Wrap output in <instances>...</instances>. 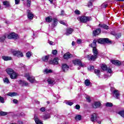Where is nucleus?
I'll return each mask as SVG.
<instances>
[{"mask_svg": "<svg viewBox=\"0 0 124 124\" xmlns=\"http://www.w3.org/2000/svg\"><path fill=\"white\" fill-rule=\"evenodd\" d=\"M92 5H93V3H92V2H90L88 3V6H92Z\"/></svg>", "mask_w": 124, "mask_h": 124, "instance_id": "obj_60", "label": "nucleus"}, {"mask_svg": "<svg viewBox=\"0 0 124 124\" xmlns=\"http://www.w3.org/2000/svg\"><path fill=\"white\" fill-rule=\"evenodd\" d=\"M31 0H27V6L28 7H30L31 6Z\"/></svg>", "mask_w": 124, "mask_h": 124, "instance_id": "obj_41", "label": "nucleus"}, {"mask_svg": "<svg viewBox=\"0 0 124 124\" xmlns=\"http://www.w3.org/2000/svg\"><path fill=\"white\" fill-rule=\"evenodd\" d=\"M108 68H107V66L106 65L102 64L101 66V69L104 71L107 70Z\"/></svg>", "mask_w": 124, "mask_h": 124, "instance_id": "obj_33", "label": "nucleus"}, {"mask_svg": "<svg viewBox=\"0 0 124 124\" xmlns=\"http://www.w3.org/2000/svg\"><path fill=\"white\" fill-rule=\"evenodd\" d=\"M98 43L103 44L104 43H111V41L108 38H101L97 40Z\"/></svg>", "mask_w": 124, "mask_h": 124, "instance_id": "obj_6", "label": "nucleus"}, {"mask_svg": "<svg viewBox=\"0 0 124 124\" xmlns=\"http://www.w3.org/2000/svg\"><path fill=\"white\" fill-rule=\"evenodd\" d=\"M2 59L4 61H11L12 60V57L10 56H2Z\"/></svg>", "mask_w": 124, "mask_h": 124, "instance_id": "obj_20", "label": "nucleus"}, {"mask_svg": "<svg viewBox=\"0 0 124 124\" xmlns=\"http://www.w3.org/2000/svg\"><path fill=\"white\" fill-rule=\"evenodd\" d=\"M42 60L43 62H48V60H49V56H46L43 57Z\"/></svg>", "mask_w": 124, "mask_h": 124, "instance_id": "obj_31", "label": "nucleus"}, {"mask_svg": "<svg viewBox=\"0 0 124 124\" xmlns=\"http://www.w3.org/2000/svg\"><path fill=\"white\" fill-rule=\"evenodd\" d=\"M49 63L51 64H58L59 63V58H55L53 60L50 61Z\"/></svg>", "mask_w": 124, "mask_h": 124, "instance_id": "obj_13", "label": "nucleus"}, {"mask_svg": "<svg viewBox=\"0 0 124 124\" xmlns=\"http://www.w3.org/2000/svg\"><path fill=\"white\" fill-rule=\"evenodd\" d=\"M10 77L11 79H16L17 77H18V74L15 71L11 75H10Z\"/></svg>", "mask_w": 124, "mask_h": 124, "instance_id": "obj_14", "label": "nucleus"}, {"mask_svg": "<svg viewBox=\"0 0 124 124\" xmlns=\"http://www.w3.org/2000/svg\"><path fill=\"white\" fill-rule=\"evenodd\" d=\"M90 47L93 48V51H98L97 49H96V40H94L92 44L89 45Z\"/></svg>", "mask_w": 124, "mask_h": 124, "instance_id": "obj_7", "label": "nucleus"}, {"mask_svg": "<svg viewBox=\"0 0 124 124\" xmlns=\"http://www.w3.org/2000/svg\"><path fill=\"white\" fill-rule=\"evenodd\" d=\"M118 114H119V115H120V116H121V117H123V118H124V110L120 111V112L118 113Z\"/></svg>", "mask_w": 124, "mask_h": 124, "instance_id": "obj_39", "label": "nucleus"}, {"mask_svg": "<svg viewBox=\"0 0 124 124\" xmlns=\"http://www.w3.org/2000/svg\"><path fill=\"white\" fill-rule=\"evenodd\" d=\"M18 124H23V122L21 120H19L17 123Z\"/></svg>", "mask_w": 124, "mask_h": 124, "instance_id": "obj_58", "label": "nucleus"}, {"mask_svg": "<svg viewBox=\"0 0 124 124\" xmlns=\"http://www.w3.org/2000/svg\"><path fill=\"white\" fill-rule=\"evenodd\" d=\"M0 102H1V103H4V99L3 98V97L0 96Z\"/></svg>", "mask_w": 124, "mask_h": 124, "instance_id": "obj_46", "label": "nucleus"}, {"mask_svg": "<svg viewBox=\"0 0 124 124\" xmlns=\"http://www.w3.org/2000/svg\"><path fill=\"white\" fill-rule=\"evenodd\" d=\"M106 107H112V106H113V104L110 102H107L106 104Z\"/></svg>", "mask_w": 124, "mask_h": 124, "instance_id": "obj_36", "label": "nucleus"}, {"mask_svg": "<svg viewBox=\"0 0 124 124\" xmlns=\"http://www.w3.org/2000/svg\"><path fill=\"white\" fill-rule=\"evenodd\" d=\"M74 30L72 28H68L66 30V32L65 33L66 35H69V34H71Z\"/></svg>", "mask_w": 124, "mask_h": 124, "instance_id": "obj_17", "label": "nucleus"}, {"mask_svg": "<svg viewBox=\"0 0 124 124\" xmlns=\"http://www.w3.org/2000/svg\"><path fill=\"white\" fill-rule=\"evenodd\" d=\"M28 18L30 19V20H32L33 18V14L31 11L28 10Z\"/></svg>", "mask_w": 124, "mask_h": 124, "instance_id": "obj_21", "label": "nucleus"}, {"mask_svg": "<svg viewBox=\"0 0 124 124\" xmlns=\"http://www.w3.org/2000/svg\"><path fill=\"white\" fill-rule=\"evenodd\" d=\"M94 68V67L93 66H90V70H92V69H93Z\"/></svg>", "mask_w": 124, "mask_h": 124, "instance_id": "obj_62", "label": "nucleus"}, {"mask_svg": "<svg viewBox=\"0 0 124 124\" xmlns=\"http://www.w3.org/2000/svg\"><path fill=\"white\" fill-rule=\"evenodd\" d=\"M86 100L88 101V102H91V98L90 97H87Z\"/></svg>", "mask_w": 124, "mask_h": 124, "instance_id": "obj_55", "label": "nucleus"}, {"mask_svg": "<svg viewBox=\"0 0 124 124\" xmlns=\"http://www.w3.org/2000/svg\"><path fill=\"white\" fill-rule=\"evenodd\" d=\"M7 95H8V96H11L12 97L13 96H16V95H17V93L15 92L8 93H7Z\"/></svg>", "mask_w": 124, "mask_h": 124, "instance_id": "obj_26", "label": "nucleus"}, {"mask_svg": "<svg viewBox=\"0 0 124 124\" xmlns=\"http://www.w3.org/2000/svg\"><path fill=\"white\" fill-rule=\"evenodd\" d=\"M82 119V116L80 115H77L75 117V120L76 121H81Z\"/></svg>", "mask_w": 124, "mask_h": 124, "instance_id": "obj_32", "label": "nucleus"}, {"mask_svg": "<svg viewBox=\"0 0 124 124\" xmlns=\"http://www.w3.org/2000/svg\"><path fill=\"white\" fill-rule=\"evenodd\" d=\"M75 107H76V109H77V110H79V109H80V105H76Z\"/></svg>", "mask_w": 124, "mask_h": 124, "instance_id": "obj_53", "label": "nucleus"}, {"mask_svg": "<svg viewBox=\"0 0 124 124\" xmlns=\"http://www.w3.org/2000/svg\"><path fill=\"white\" fill-rule=\"evenodd\" d=\"M94 73L96 74V75L98 76L100 74V71L99 70L95 69Z\"/></svg>", "mask_w": 124, "mask_h": 124, "instance_id": "obj_40", "label": "nucleus"}, {"mask_svg": "<svg viewBox=\"0 0 124 124\" xmlns=\"http://www.w3.org/2000/svg\"><path fill=\"white\" fill-rule=\"evenodd\" d=\"M48 43H49L50 45H55V43L51 41H48Z\"/></svg>", "mask_w": 124, "mask_h": 124, "instance_id": "obj_50", "label": "nucleus"}, {"mask_svg": "<svg viewBox=\"0 0 124 124\" xmlns=\"http://www.w3.org/2000/svg\"><path fill=\"white\" fill-rule=\"evenodd\" d=\"M68 68H69V67L66 64H63L62 65V70L64 72H65V71H67L68 70Z\"/></svg>", "mask_w": 124, "mask_h": 124, "instance_id": "obj_15", "label": "nucleus"}, {"mask_svg": "<svg viewBox=\"0 0 124 124\" xmlns=\"http://www.w3.org/2000/svg\"><path fill=\"white\" fill-rule=\"evenodd\" d=\"M13 101L15 104H17V103H18V100H17V99H15L13 100Z\"/></svg>", "mask_w": 124, "mask_h": 124, "instance_id": "obj_54", "label": "nucleus"}, {"mask_svg": "<svg viewBox=\"0 0 124 124\" xmlns=\"http://www.w3.org/2000/svg\"><path fill=\"white\" fill-rule=\"evenodd\" d=\"M12 53L14 56H16L18 58H23L24 57V54H23V52L19 51V50H12Z\"/></svg>", "mask_w": 124, "mask_h": 124, "instance_id": "obj_4", "label": "nucleus"}, {"mask_svg": "<svg viewBox=\"0 0 124 124\" xmlns=\"http://www.w3.org/2000/svg\"><path fill=\"white\" fill-rule=\"evenodd\" d=\"M72 46H74V45H75V43L73 41L72 43Z\"/></svg>", "mask_w": 124, "mask_h": 124, "instance_id": "obj_63", "label": "nucleus"}, {"mask_svg": "<svg viewBox=\"0 0 124 124\" xmlns=\"http://www.w3.org/2000/svg\"><path fill=\"white\" fill-rule=\"evenodd\" d=\"M7 115V112L4 111L0 112V116H6Z\"/></svg>", "mask_w": 124, "mask_h": 124, "instance_id": "obj_38", "label": "nucleus"}, {"mask_svg": "<svg viewBox=\"0 0 124 124\" xmlns=\"http://www.w3.org/2000/svg\"><path fill=\"white\" fill-rule=\"evenodd\" d=\"M26 57L28 59H30L31 57V52L28 51L27 53H26Z\"/></svg>", "mask_w": 124, "mask_h": 124, "instance_id": "obj_35", "label": "nucleus"}, {"mask_svg": "<svg viewBox=\"0 0 124 124\" xmlns=\"http://www.w3.org/2000/svg\"><path fill=\"white\" fill-rule=\"evenodd\" d=\"M64 11H62L61 15H64Z\"/></svg>", "mask_w": 124, "mask_h": 124, "instance_id": "obj_61", "label": "nucleus"}, {"mask_svg": "<svg viewBox=\"0 0 124 124\" xmlns=\"http://www.w3.org/2000/svg\"><path fill=\"white\" fill-rule=\"evenodd\" d=\"M6 71L9 75H11L13 73V72L15 71L13 69L11 68H8L6 69Z\"/></svg>", "mask_w": 124, "mask_h": 124, "instance_id": "obj_24", "label": "nucleus"}, {"mask_svg": "<svg viewBox=\"0 0 124 124\" xmlns=\"http://www.w3.org/2000/svg\"><path fill=\"white\" fill-rule=\"evenodd\" d=\"M34 119L36 124H43V123H42V122L39 120V119H38V117H37V116H35Z\"/></svg>", "mask_w": 124, "mask_h": 124, "instance_id": "obj_22", "label": "nucleus"}, {"mask_svg": "<svg viewBox=\"0 0 124 124\" xmlns=\"http://www.w3.org/2000/svg\"><path fill=\"white\" fill-rule=\"evenodd\" d=\"M66 104H67V105H69L70 106H71L72 105H73V103L70 102V101H68L66 103Z\"/></svg>", "mask_w": 124, "mask_h": 124, "instance_id": "obj_45", "label": "nucleus"}, {"mask_svg": "<svg viewBox=\"0 0 124 124\" xmlns=\"http://www.w3.org/2000/svg\"><path fill=\"white\" fill-rule=\"evenodd\" d=\"M97 123H98L99 124H101V121H97Z\"/></svg>", "mask_w": 124, "mask_h": 124, "instance_id": "obj_64", "label": "nucleus"}, {"mask_svg": "<svg viewBox=\"0 0 124 124\" xmlns=\"http://www.w3.org/2000/svg\"><path fill=\"white\" fill-rule=\"evenodd\" d=\"M91 121L93 123L97 121V114L93 113L91 115Z\"/></svg>", "mask_w": 124, "mask_h": 124, "instance_id": "obj_10", "label": "nucleus"}, {"mask_svg": "<svg viewBox=\"0 0 124 124\" xmlns=\"http://www.w3.org/2000/svg\"><path fill=\"white\" fill-rule=\"evenodd\" d=\"M77 42V43H78V44H80V43H81V40H80V39L78 40Z\"/></svg>", "mask_w": 124, "mask_h": 124, "instance_id": "obj_59", "label": "nucleus"}, {"mask_svg": "<svg viewBox=\"0 0 124 124\" xmlns=\"http://www.w3.org/2000/svg\"><path fill=\"white\" fill-rule=\"evenodd\" d=\"M44 72L46 74L52 73L53 72V71L51 69H46L45 70Z\"/></svg>", "mask_w": 124, "mask_h": 124, "instance_id": "obj_34", "label": "nucleus"}, {"mask_svg": "<svg viewBox=\"0 0 124 124\" xmlns=\"http://www.w3.org/2000/svg\"><path fill=\"white\" fill-rule=\"evenodd\" d=\"M50 114H46L44 117V119H45V120H46L47 119H50Z\"/></svg>", "mask_w": 124, "mask_h": 124, "instance_id": "obj_42", "label": "nucleus"}, {"mask_svg": "<svg viewBox=\"0 0 124 124\" xmlns=\"http://www.w3.org/2000/svg\"><path fill=\"white\" fill-rule=\"evenodd\" d=\"M4 83H6L7 84H9L10 82H9V79L7 78H6L3 79Z\"/></svg>", "mask_w": 124, "mask_h": 124, "instance_id": "obj_37", "label": "nucleus"}, {"mask_svg": "<svg viewBox=\"0 0 124 124\" xmlns=\"http://www.w3.org/2000/svg\"><path fill=\"white\" fill-rule=\"evenodd\" d=\"M25 77H26L27 80L31 84H32V83H38V82L35 80V78H34L32 76H30V74L29 73L25 74Z\"/></svg>", "mask_w": 124, "mask_h": 124, "instance_id": "obj_2", "label": "nucleus"}, {"mask_svg": "<svg viewBox=\"0 0 124 124\" xmlns=\"http://www.w3.org/2000/svg\"><path fill=\"white\" fill-rule=\"evenodd\" d=\"M93 55H87L85 58H87L89 61H92L94 62L96 59H97L98 51H93Z\"/></svg>", "mask_w": 124, "mask_h": 124, "instance_id": "obj_1", "label": "nucleus"}, {"mask_svg": "<svg viewBox=\"0 0 124 124\" xmlns=\"http://www.w3.org/2000/svg\"><path fill=\"white\" fill-rule=\"evenodd\" d=\"M6 38V37L4 35L0 37V40H1V41H3L4 40H5Z\"/></svg>", "mask_w": 124, "mask_h": 124, "instance_id": "obj_47", "label": "nucleus"}, {"mask_svg": "<svg viewBox=\"0 0 124 124\" xmlns=\"http://www.w3.org/2000/svg\"><path fill=\"white\" fill-rule=\"evenodd\" d=\"M111 63L115 65H121V62L118 60H113L111 61Z\"/></svg>", "mask_w": 124, "mask_h": 124, "instance_id": "obj_18", "label": "nucleus"}, {"mask_svg": "<svg viewBox=\"0 0 124 124\" xmlns=\"http://www.w3.org/2000/svg\"><path fill=\"white\" fill-rule=\"evenodd\" d=\"M121 36H122V34L121 33L115 34V37H116V38H120Z\"/></svg>", "mask_w": 124, "mask_h": 124, "instance_id": "obj_43", "label": "nucleus"}, {"mask_svg": "<svg viewBox=\"0 0 124 124\" xmlns=\"http://www.w3.org/2000/svg\"><path fill=\"white\" fill-rule=\"evenodd\" d=\"M3 5H5V6H6V7H8V6H9V5H10V3H9V1H3Z\"/></svg>", "mask_w": 124, "mask_h": 124, "instance_id": "obj_29", "label": "nucleus"}, {"mask_svg": "<svg viewBox=\"0 0 124 124\" xmlns=\"http://www.w3.org/2000/svg\"><path fill=\"white\" fill-rule=\"evenodd\" d=\"M99 26L101 28H103V29H105V30H108V26L105 24H99Z\"/></svg>", "mask_w": 124, "mask_h": 124, "instance_id": "obj_30", "label": "nucleus"}, {"mask_svg": "<svg viewBox=\"0 0 124 124\" xmlns=\"http://www.w3.org/2000/svg\"><path fill=\"white\" fill-rule=\"evenodd\" d=\"M112 94L114 97H115V98H116L117 99H119L120 97V92L119 91L117 90H114Z\"/></svg>", "mask_w": 124, "mask_h": 124, "instance_id": "obj_9", "label": "nucleus"}, {"mask_svg": "<svg viewBox=\"0 0 124 124\" xmlns=\"http://www.w3.org/2000/svg\"><path fill=\"white\" fill-rule=\"evenodd\" d=\"M59 23H60V24H62V25H65V23H64V22H63V21L62 20H60L59 21Z\"/></svg>", "mask_w": 124, "mask_h": 124, "instance_id": "obj_56", "label": "nucleus"}, {"mask_svg": "<svg viewBox=\"0 0 124 124\" xmlns=\"http://www.w3.org/2000/svg\"><path fill=\"white\" fill-rule=\"evenodd\" d=\"M78 21H80L81 23H87V22H89V21H91L92 20V17L90 16H79L78 18Z\"/></svg>", "mask_w": 124, "mask_h": 124, "instance_id": "obj_3", "label": "nucleus"}, {"mask_svg": "<svg viewBox=\"0 0 124 124\" xmlns=\"http://www.w3.org/2000/svg\"><path fill=\"white\" fill-rule=\"evenodd\" d=\"M7 38L8 39H18L19 38V36L18 34L15 33V32H12L10 33L8 36Z\"/></svg>", "mask_w": 124, "mask_h": 124, "instance_id": "obj_5", "label": "nucleus"}, {"mask_svg": "<svg viewBox=\"0 0 124 124\" xmlns=\"http://www.w3.org/2000/svg\"><path fill=\"white\" fill-rule=\"evenodd\" d=\"M108 5L107 4L104 3L102 4L101 7L102 8H106V7H107Z\"/></svg>", "mask_w": 124, "mask_h": 124, "instance_id": "obj_44", "label": "nucleus"}, {"mask_svg": "<svg viewBox=\"0 0 124 124\" xmlns=\"http://www.w3.org/2000/svg\"><path fill=\"white\" fill-rule=\"evenodd\" d=\"M46 22H47V23H51L52 21H53V19L52 18V17L51 16H48L46 18Z\"/></svg>", "mask_w": 124, "mask_h": 124, "instance_id": "obj_28", "label": "nucleus"}, {"mask_svg": "<svg viewBox=\"0 0 124 124\" xmlns=\"http://www.w3.org/2000/svg\"><path fill=\"white\" fill-rule=\"evenodd\" d=\"M20 2V0H15V4H18Z\"/></svg>", "mask_w": 124, "mask_h": 124, "instance_id": "obj_57", "label": "nucleus"}, {"mask_svg": "<svg viewBox=\"0 0 124 124\" xmlns=\"http://www.w3.org/2000/svg\"><path fill=\"white\" fill-rule=\"evenodd\" d=\"M71 57H72V55L68 52L66 53L63 56V58L65 60H68V59L71 58Z\"/></svg>", "mask_w": 124, "mask_h": 124, "instance_id": "obj_19", "label": "nucleus"}, {"mask_svg": "<svg viewBox=\"0 0 124 124\" xmlns=\"http://www.w3.org/2000/svg\"><path fill=\"white\" fill-rule=\"evenodd\" d=\"M101 32V30L100 29H97L96 30L93 31V35L94 36L95 35H98Z\"/></svg>", "mask_w": 124, "mask_h": 124, "instance_id": "obj_16", "label": "nucleus"}, {"mask_svg": "<svg viewBox=\"0 0 124 124\" xmlns=\"http://www.w3.org/2000/svg\"><path fill=\"white\" fill-rule=\"evenodd\" d=\"M101 106V103L100 102H95L93 105V108H99Z\"/></svg>", "mask_w": 124, "mask_h": 124, "instance_id": "obj_12", "label": "nucleus"}, {"mask_svg": "<svg viewBox=\"0 0 124 124\" xmlns=\"http://www.w3.org/2000/svg\"><path fill=\"white\" fill-rule=\"evenodd\" d=\"M46 81L50 85H55V84H56V81H55V79L53 78H47Z\"/></svg>", "mask_w": 124, "mask_h": 124, "instance_id": "obj_11", "label": "nucleus"}, {"mask_svg": "<svg viewBox=\"0 0 124 124\" xmlns=\"http://www.w3.org/2000/svg\"><path fill=\"white\" fill-rule=\"evenodd\" d=\"M19 83L20 85H22V86H28L29 83H28L27 81H24L23 80H19Z\"/></svg>", "mask_w": 124, "mask_h": 124, "instance_id": "obj_25", "label": "nucleus"}, {"mask_svg": "<svg viewBox=\"0 0 124 124\" xmlns=\"http://www.w3.org/2000/svg\"><path fill=\"white\" fill-rule=\"evenodd\" d=\"M75 14H77V15H80L81 12H80V11H79L78 10H76L75 11Z\"/></svg>", "mask_w": 124, "mask_h": 124, "instance_id": "obj_48", "label": "nucleus"}, {"mask_svg": "<svg viewBox=\"0 0 124 124\" xmlns=\"http://www.w3.org/2000/svg\"><path fill=\"white\" fill-rule=\"evenodd\" d=\"M45 108L44 107H42L40 109V111H41V112H45Z\"/></svg>", "mask_w": 124, "mask_h": 124, "instance_id": "obj_51", "label": "nucleus"}, {"mask_svg": "<svg viewBox=\"0 0 124 124\" xmlns=\"http://www.w3.org/2000/svg\"><path fill=\"white\" fill-rule=\"evenodd\" d=\"M53 22L52 24V28H55V27L57 26L58 24V19H57V18H53Z\"/></svg>", "mask_w": 124, "mask_h": 124, "instance_id": "obj_23", "label": "nucleus"}, {"mask_svg": "<svg viewBox=\"0 0 124 124\" xmlns=\"http://www.w3.org/2000/svg\"><path fill=\"white\" fill-rule=\"evenodd\" d=\"M58 53V51H57V50H53L52 51V54H53V55H57Z\"/></svg>", "mask_w": 124, "mask_h": 124, "instance_id": "obj_49", "label": "nucleus"}, {"mask_svg": "<svg viewBox=\"0 0 124 124\" xmlns=\"http://www.w3.org/2000/svg\"><path fill=\"white\" fill-rule=\"evenodd\" d=\"M107 70L108 73H112V69H111V68H108Z\"/></svg>", "mask_w": 124, "mask_h": 124, "instance_id": "obj_52", "label": "nucleus"}, {"mask_svg": "<svg viewBox=\"0 0 124 124\" xmlns=\"http://www.w3.org/2000/svg\"><path fill=\"white\" fill-rule=\"evenodd\" d=\"M84 84L85 86H87V87H89V86H91L92 85V83H91V81L89 79L85 80L84 82Z\"/></svg>", "mask_w": 124, "mask_h": 124, "instance_id": "obj_27", "label": "nucleus"}, {"mask_svg": "<svg viewBox=\"0 0 124 124\" xmlns=\"http://www.w3.org/2000/svg\"><path fill=\"white\" fill-rule=\"evenodd\" d=\"M73 63H74L75 65H77V64H78L81 67H83V66H84V64H83L82 62H81V61L78 59L73 61Z\"/></svg>", "mask_w": 124, "mask_h": 124, "instance_id": "obj_8", "label": "nucleus"}]
</instances>
